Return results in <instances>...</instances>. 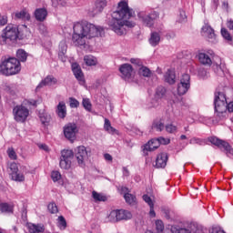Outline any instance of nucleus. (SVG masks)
Wrapping results in <instances>:
<instances>
[{
    "instance_id": "1",
    "label": "nucleus",
    "mask_w": 233,
    "mask_h": 233,
    "mask_svg": "<svg viewBox=\"0 0 233 233\" xmlns=\"http://www.w3.org/2000/svg\"><path fill=\"white\" fill-rule=\"evenodd\" d=\"M133 15L134 10L128 7V2L122 0L118 3L117 9L112 13L111 19L107 22V25L116 35H125L127 28H134L136 26V23L127 20Z\"/></svg>"
},
{
    "instance_id": "2",
    "label": "nucleus",
    "mask_w": 233,
    "mask_h": 233,
    "mask_svg": "<svg viewBox=\"0 0 233 233\" xmlns=\"http://www.w3.org/2000/svg\"><path fill=\"white\" fill-rule=\"evenodd\" d=\"M73 30L72 41L76 46L86 45V39L105 35V30L101 26H96L94 24H90L87 21L76 23Z\"/></svg>"
},
{
    "instance_id": "3",
    "label": "nucleus",
    "mask_w": 233,
    "mask_h": 233,
    "mask_svg": "<svg viewBox=\"0 0 233 233\" xmlns=\"http://www.w3.org/2000/svg\"><path fill=\"white\" fill-rule=\"evenodd\" d=\"M214 116L217 121H221L227 117L228 112H233V101H227V93L225 89H217L214 97Z\"/></svg>"
},
{
    "instance_id": "4",
    "label": "nucleus",
    "mask_w": 233,
    "mask_h": 233,
    "mask_svg": "<svg viewBox=\"0 0 233 233\" xmlns=\"http://www.w3.org/2000/svg\"><path fill=\"white\" fill-rule=\"evenodd\" d=\"M21 72V62L15 57L7 58L0 64V76H15Z\"/></svg>"
},
{
    "instance_id": "5",
    "label": "nucleus",
    "mask_w": 233,
    "mask_h": 233,
    "mask_svg": "<svg viewBox=\"0 0 233 233\" xmlns=\"http://www.w3.org/2000/svg\"><path fill=\"white\" fill-rule=\"evenodd\" d=\"M19 37V29L16 25L9 24L4 30L0 37V45H6V41H16Z\"/></svg>"
},
{
    "instance_id": "6",
    "label": "nucleus",
    "mask_w": 233,
    "mask_h": 233,
    "mask_svg": "<svg viewBox=\"0 0 233 233\" xmlns=\"http://www.w3.org/2000/svg\"><path fill=\"white\" fill-rule=\"evenodd\" d=\"M14 119L16 123H25L30 116V110L25 106V102L13 108Z\"/></svg>"
},
{
    "instance_id": "7",
    "label": "nucleus",
    "mask_w": 233,
    "mask_h": 233,
    "mask_svg": "<svg viewBox=\"0 0 233 233\" xmlns=\"http://www.w3.org/2000/svg\"><path fill=\"white\" fill-rule=\"evenodd\" d=\"M170 139L160 137L158 138L151 139L144 146L143 152L145 156H148V152H154L159 148V145H168Z\"/></svg>"
},
{
    "instance_id": "8",
    "label": "nucleus",
    "mask_w": 233,
    "mask_h": 233,
    "mask_svg": "<svg viewBox=\"0 0 233 233\" xmlns=\"http://www.w3.org/2000/svg\"><path fill=\"white\" fill-rule=\"evenodd\" d=\"M107 219L111 223H117V221H123V219H132V213L124 209L112 210L107 216Z\"/></svg>"
},
{
    "instance_id": "9",
    "label": "nucleus",
    "mask_w": 233,
    "mask_h": 233,
    "mask_svg": "<svg viewBox=\"0 0 233 233\" xmlns=\"http://www.w3.org/2000/svg\"><path fill=\"white\" fill-rule=\"evenodd\" d=\"M72 159H74V151L64 149L61 151L59 165L63 170H70L72 167Z\"/></svg>"
},
{
    "instance_id": "10",
    "label": "nucleus",
    "mask_w": 233,
    "mask_h": 233,
    "mask_svg": "<svg viewBox=\"0 0 233 233\" xmlns=\"http://www.w3.org/2000/svg\"><path fill=\"white\" fill-rule=\"evenodd\" d=\"M75 157L76 159V163L82 168L86 167V162L88 161V149L85 146H78L75 148Z\"/></svg>"
},
{
    "instance_id": "11",
    "label": "nucleus",
    "mask_w": 233,
    "mask_h": 233,
    "mask_svg": "<svg viewBox=\"0 0 233 233\" xmlns=\"http://www.w3.org/2000/svg\"><path fill=\"white\" fill-rule=\"evenodd\" d=\"M188 90H190V75L183 74L180 76V83L177 85V91L178 96H185Z\"/></svg>"
},
{
    "instance_id": "12",
    "label": "nucleus",
    "mask_w": 233,
    "mask_h": 233,
    "mask_svg": "<svg viewBox=\"0 0 233 233\" xmlns=\"http://www.w3.org/2000/svg\"><path fill=\"white\" fill-rule=\"evenodd\" d=\"M8 172L13 181H25V175L19 173V166H17V163L11 162L8 165Z\"/></svg>"
},
{
    "instance_id": "13",
    "label": "nucleus",
    "mask_w": 233,
    "mask_h": 233,
    "mask_svg": "<svg viewBox=\"0 0 233 233\" xmlns=\"http://www.w3.org/2000/svg\"><path fill=\"white\" fill-rule=\"evenodd\" d=\"M79 132L77 125L74 123H68L64 127V136L69 141H76V136Z\"/></svg>"
},
{
    "instance_id": "14",
    "label": "nucleus",
    "mask_w": 233,
    "mask_h": 233,
    "mask_svg": "<svg viewBox=\"0 0 233 233\" xmlns=\"http://www.w3.org/2000/svg\"><path fill=\"white\" fill-rule=\"evenodd\" d=\"M158 15L156 11L151 12L150 14L147 15L145 12L138 13V18L142 21L146 26H154V21L157 19Z\"/></svg>"
},
{
    "instance_id": "15",
    "label": "nucleus",
    "mask_w": 233,
    "mask_h": 233,
    "mask_svg": "<svg viewBox=\"0 0 233 233\" xmlns=\"http://www.w3.org/2000/svg\"><path fill=\"white\" fill-rule=\"evenodd\" d=\"M201 34L204 37H207V39L209 43H213V44L218 43V39L216 37V33L214 32V29L208 24H205L202 26Z\"/></svg>"
},
{
    "instance_id": "16",
    "label": "nucleus",
    "mask_w": 233,
    "mask_h": 233,
    "mask_svg": "<svg viewBox=\"0 0 233 233\" xmlns=\"http://www.w3.org/2000/svg\"><path fill=\"white\" fill-rule=\"evenodd\" d=\"M215 56L216 54L212 51V49H208L205 53H199V63H201V65H207L208 66H210V65H212V59H214Z\"/></svg>"
},
{
    "instance_id": "17",
    "label": "nucleus",
    "mask_w": 233,
    "mask_h": 233,
    "mask_svg": "<svg viewBox=\"0 0 233 233\" xmlns=\"http://www.w3.org/2000/svg\"><path fill=\"white\" fill-rule=\"evenodd\" d=\"M208 141L212 145H215V147H218L220 149L223 148L226 152H230L231 150L230 144H228V142L219 139L217 137H210Z\"/></svg>"
},
{
    "instance_id": "18",
    "label": "nucleus",
    "mask_w": 233,
    "mask_h": 233,
    "mask_svg": "<svg viewBox=\"0 0 233 233\" xmlns=\"http://www.w3.org/2000/svg\"><path fill=\"white\" fill-rule=\"evenodd\" d=\"M119 72L121 74L122 79H125V81H128V79L132 77V74L134 73V68L130 64H123L119 67Z\"/></svg>"
},
{
    "instance_id": "19",
    "label": "nucleus",
    "mask_w": 233,
    "mask_h": 233,
    "mask_svg": "<svg viewBox=\"0 0 233 233\" xmlns=\"http://www.w3.org/2000/svg\"><path fill=\"white\" fill-rule=\"evenodd\" d=\"M71 66H72V72H73L76 79H77V81H79L80 85H84L85 76L83 75V70H81V66H79V64L73 63Z\"/></svg>"
},
{
    "instance_id": "20",
    "label": "nucleus",
    "mask_w": 233,
    "mask_h": 233,
    "mask_svg": "<svg viewBox=\"0 0 233 233\" xmlns=\"http://www.w3.org/2000/svg\"><path fill=\"white\" fill-rule=\"evenodd\" d=\"M56 83H57V79L52 76H47L38 84L35 88V92H39L41 88H45V86H51V85H56Z\"/></svg>"
},
{
    "instance_id": "21",
    "label": "nucleus",
    "mask_w": 233,
    "mask_h": 233,
    "mask_svg": "<svg viewBox=\"0 0 233 233\" xmlns=\"http://www.w3.org/2000/svg\"><path fill=\"white\" fill-rule=\"evenodd\" d=\"M164 81L168 85H176V69L169 68L164 74Z\"/></svg>"
},
{
    "instance_id": "22",
    "label": "nucleus",
    "mask_w": 233,
    "mask_h": 233,
    "mask_svg": "<svg viewBox=\"0 0 233 233\" xmlns=\"http://www.w3.org/2000/svg\"><path fill=\"white\" fill-rule=\"evenodd\" d=\"M168 161V155L167 153H160L157 155L156 159L157 168H165Z\"/></svg>"
},
{
    "instance_id": "23",
    "label": "nucleus",
    "mask_w": 233,
    "mask_h": 233,
    "mask_svg": "<svg viewBox=\"0 0 233 233\" xmlns=\"http://www.w3.org/2000/svg\"><path fill=\"white\" fill-rule=\"evenodd\" d=\"M107 2L106 0H96L95 2V8L93 10L92 15H97V14H101L105 7L106 6Z\"/></svg>"
},
{
    "instance_id": "24",
    "label": "nucleus",
    "mask_w": 233,
    "mask_h": 233,
    "mask_svg": "<svg viewBox=\"0 0 233 233\" xmlns=\"http://www.w3.org/2000/svg\"><path fill=\"white\" fill-rule=\"evenodd\" d=\"M56 113L60 119H65L66 117V103H65V101H60L58 103Z\"/></svg>"
},
{
    "instance_id": "25",
    "label": "nucleus",
    "mask_w": 233,
    "mask_h": 233,
    "mask_svg": "<svg viewBox=\"0 0 233 233\" xmlns=\"http://www.w3.org/2000/svg\"><path fill=\"white\" fill-rule=\"evenodd\" d=\"M46 15H48V11L45 8H38L35 11V17L36 21H45V19H46Z\"/></svg>"
},
{
    "instance_id": "26",
    "label": "nucleus",
    "mask_w": 233,
    "mask_h": 233,
    "mask_svg": "<svg viewBox=\"0 0 233 233\" xmlns=\"http://www.w3.org/2000/svg\"><path fill=\"white\" fill-rule=\"evenodd\" d=\"M159 41H161V35H159V33H151V36L149 38V45H151V46H157V45H159Z\"/></svg>"
},
{
    "instance_id": "27",
    "label": "nucleus",
    "mask_w": 233,
    "mask_h": 233,
    "mask_svg": "<svg viewBox=\"0 0 233 233\" xmlns=\"http://www.w3.org/2000/svg\"><path fill=\"white\" fill-rule=\"evenodd\" d=\"M39 119L42 125H44V127H48V125H50L52 116L48 113L42 112V113H39Z\"/></svg>"
},
{
    "instance_id": "28",
    "label": "nucleus",
    "mask_w": 233,
    "mask_h": 233,
    "mask_svg": "<svg viewBox=\"0 0 233 233\" xmlns=\"http://www.w3.org/2000/svg\"><path fill=\"white\" fill-rule=\"evenodd\" d=\"M0 211L4 214H14V206L8 203H0Z\"/></svg>"
},
{
    "instance_id": "29",
    "label": "nucleus",
    "mask_w": 233,
    "mask_h": 233,
    "mask_svg": "<svg viewBox=\"0 0 233 233\" xmlns=\"http://www.w3.org/2000/svg\"><path fill=\"white\" fill-rule=\"evenodd\" d=\"M104 130L107 132L108 134H117V130L112 127V124L110 123V120L108 118H105L104 122Z\"/></svg>"
},
{
    "instance_id": "30",
    "label": "nucleus",
    "mask_w": 233,
    "mask_h": 233,
    "mask_svg": "<svg viewBox=\"0 0 233 233\" xmlns=\"http://www.w3.org/2000/svg\"><path fill=\"white\" fill-rule=\"evenodd\" d=\"M30 233H41L45 232V226L43 224H31L29 226Z\"/></svg>"
},
{
    "instance_id": "31",
    "label": "nucleus",
    "mask_w": 233,
    "mask_h": 233,
    "mask_svg": "<svg viewBox=\"0 0 233 233\" xmlns=\"http://www.w3.org/2000/svg\"><path fill=\"white\" fill-rule=\"evenodd\" d=\"M84 61L87 66H96L97 65V58L92 55L85 56Z\"/></svg>"
},
{
    "instance_id": "32",
    "label": "nucleus",
    "mask_w": 233,
    "mask_h": 233,
    "mask_svg": "<svg viewBox=\"0 0 233 233\" xmlns=\"http://www.w3.org/2000/svg\"><path fill=\"white\" fill-rule=\"evenodd\" d=\"M51 179H53L54 183H58V185L65 186V182L61 177V173L59 171H53L51 173Z\"/></svg>"
},
{
    "instance_id": "33",
    "label": "nucleus",
    "mask_w": 233,
    "mask_h": 233,
    "mask_svg": "<svg viewBox=\"0 0 233 233\" xmlns=\"http://www.w3.org/2000/svg\"><path fill=\"white\" fill-rule=\"evenodd\" d=\"M16 59L19 63H25L28 57V54L24 49H18L16 51Z\"/></svg>"
},
{
    "instance_id": "34",
    "label": "nucleus",
    "mask_w": 233,
    "mask_h": 233,
    "mask_svg": "<svg viewBox=\"0 0 233 233\" xmlns=\"http://www.w3.org/2000/svg\"><path fill=\"white\" fill-rule=\"evenodd\" d=\"M167 96V88L165 86H159L157 87L155 97L156 99H163Z\"/></svg>"
},
{
    "instance_id": "35",
    "label": "nucleus",
    "mask_w": 233,
    "mask_h": 233,
    "mask_svg": "<svg viewBox=\"0 0 233 233\" xmlns=\"http://www.w3.org/2000/svg\"><path fill=\"white\" fill-rule=\"evenodd\" d=\"M171 231L173 233H192V232H196V229H188L187 228H181L179 226H175L171 228Z\"/></svg>"
},
{
    "instance_id": "36",
    "label": "nucleus",
    "mask_w": 233,
    "mask_h": 233,
    "mask_svg": "<svg viewBox=\"0 0 233 233\" xmlns=\"http://www.w3.org/2000/svg\"><path fill=\"white\" fill-rule=\"evenodd\" d=\"M15 17H16V19H22L23 21H30V14L25 10L15 13Z\"/></svg>"
},
{
    "instance_id": "37",
    "label": "nucleus",
    "mask_w": 233,
    "mask_h": 233,
    "mask_svg": "<svg viewBox=\"0 0 233 233\" xmlns=\"http://www.w3.org/2000/svg\"><path fill=\"white\" fill-rule=\"evenodd\" d=\"M60 48H61V50L58 53V57H59V59H61V61L63 63H66V56H65V54H66V45H65V43H61Z\"/></svg>"
},
{
    "instance_id": "38",
    "label": "nucleus",
    "mask_w": 233,
    "mask_h": 233,
    "mask_svg": "<svg viewBox=\"0 0 233 233\" xmlns=\"http://www.w3.org/2000/svg\"><path fill=\"white\" fill-rule=\"evenodd\" d=\"M138 73L144 77H150L152 76V71L148 67L144 66L139 68Z\"/></svg>"
},
{
    "instance_id": "39",
    "label": "nucleus",
    "mask_w": 233,
    "mask_h": 233,
    "mask_svg": "<svg viewBox=\"0 0 233 233\" xmlns=\"http://www.w3.org/2000/svg\"><path fill=\"white\" fill-rule=\"evenodd\" d=\"M92 198L95 199V201H106V196L96 191L92 192Z\"/></svg>"
},
{
    "instance_id": "40",
    "label": "nucleus",
    "mask_w": 233,
    "mask_h": 233,
    "mask_svg": "<svg viewBox=\"0 0 233 233\" xmlns=\"http://www.w3.org/2000/svg\"><path fill=\"white\" fill-rule=\"evenodd\" d=\"M57 221V227L60 230H65L66 228V219H65V217L59 216Z\"/></svg>"
},
{
    "instance_id": "41",
    "label": "nucleus",
    "mask_w": 233,
    "mask_h": 233,
    "mask_svg": "<svg viewBox=\"0 0 233 233\" xmlns=\"http://www.w3.org/2000/svg\"><path fill=\"white\" fill-rule=\"evenodd\" d=\"M156 225V232L154 233H163V230H165V225L163 224L162 220H157L155 222Z\"/></svg>"
},
{
    "instance_id": "42",
    "label": "nucleus",
    "mask_w": 233,
    "mask_h": 233,
    "mask_svg": "<svg viewBox=\"0 0 233 233\" xmlns=\"http://www.w3.org/2000/svg\"><path fill=\"white\" fill-rule=\"evenodd\" d=\"M152 128H154L157 132H161L165 129V124L161 121L154 122L152 125Z\"/></svg>"
},
{
    "instance_id": "43",
    "label": "nucleus",
    "mask_w": 233,
    "mask_h": 233,
    "mask_svg": "<svg viewBox=\"0 0 233 233\" xmlns=\"http://www.w3.org/2000/svg\"><path fill=\"white\" fill-rule=\"evenodd\" d=\"M82 105L85 110H87V112H92V103L90 102V99L83 98Z\"/></svg>"
},
{
    "instance_id": "44",
    "label": "nucleus",
    "mask_w": 233,
    "mask_h": 233,
    "mask_svg": "<svg viewBox=\"0 0 233 233\" xmlns=\"http://www.w3.org/2000/svg\"><path fill=\"white\" fill-rule=\"evenodd\" d=\"M198 76L200 79H207L208 77V72L203 67H199L198 71Z\"/></svg>"
},
{
    "instance_id": "45",
    "label": "nucleus",
    "mask_w": 233,
    "mask_h": 233,
    "mask_svg": "<svg viewBox=\"0 0 233 233\" xmlns=\"http://www.w3.org/2000/svg\"><path fill=\"white\" fill-rule=\"evenodd\" d=\"M221 35L226 39V41H232V35H230V33H228L225 27L221 28Z\"/></svg>"
},
{
    "instance_id": "46",
    "label": "nucleus",
    "mask_w": 233,
    "mask_h": 233,
    "mask_svg": "<svg viewBox=\"0 0 233 233\" xmlns=\"http://www.w3.org/2000/svg\"><path fill=\"white\" fill-rule=\"evenodd\" d=\"M125 200L129 204L132 205V203H136V197H134L130 193H126L124 195Z\"/></svg>"
},
{
    "instance_id": "47",
    "label": "nucleus",
    "mask_w": 233,
    "mask_h": 233,
    "mask_svg": "<svg viewBox=\"0 0 233 233\" xmlns=\"http://www.w3.org/2000/svg\"><path fill=\"white\" fill-rule=\"evenodd\" d=\"M7 156L9 158L13 159L14 161L17 159V153H15V150H14V147H9L7 149Z\"/></svg>"
},
{
    "instance_id": "48",
    "label": "nucleus",
    "mask_w": 233,
    "mask_h": 233,
    "mask_svg": "<svg viewBox=\"0 0 233 233\" xmlns=\"http://www.w3.org/2000/svg\"><path fill=\"white\" fill-rule=\"evenodd\" d=\"M166 131L168 132V134H174L177 131V127L173 124H167L166 126Z\"/></svg>"
},
{
    "instance_id": "49",
    "label": "nucleus",
    "mask_w": 233,
    "mask_h": 233,
    "mask_svg": "<svg viewBox=\"0 0 233 233\" xmlns=\"http://www.w3.org/2000/svg\"><path fill=\"white\" fill-rule=\"evenodd\" d=\"M177 21H178V23L187 22V14L185 13V11H183V10L179 11V15L177 16Z\"/></svg>"
},
{
    "instance_id": "50",
    "label": "nucleus",
    "mask_w": 233,
    "mask_h": 233,
    "mask_svg": "<svg viewBox=\"0 0 233 233\" xmlns=\"http://www.w3.org/2000/svg\"><path fill=\"white\" fill-rule=\"evenodd\" d=\"M69 106L70 108H77L79 106V101L74 97H69Z\"/></svg>"
},
{
    "instance_id": "51",
    "label": "nucleus",
    "mask_w": 233,
    "mask_h": 233,
    "mask_svg": "<svg viewBox=\"0 0 233 233\" xmlns=\"http://www.w3.org/2000/svg\"><path fill=\"white\" fill-rule=\"evenodd\" d=\"M47 208L51 214H57L58 212L57 206L56 205V203H50L47 206Z\"/></svg>"
},
{
    "instance_id": "52",
    "label": "nucleus",
    "mask_w": 233,
    "mask_h": 233,
    "mask_svg": "<svg viewBox=\"0 0 233 233\" xmlns=\"http://www.w3.org/2000/svg\"><path fill=\"white\" fill-rule=\"evenodd\" d=\"M209 233H225V230L219 226H215L209 229Z\"/></svg>"
},
{
    "instance_id": "53",
    "label": "nucleus",
    "mask_w": 233,
    "mask_h": 233,
    "mask_svg": "<svg viewBox=\"0 0 233 233\" xmlns=\"http://www.w3.org/2000/svg\"><path fill=\"white\" fill-rule=\"evenodd\" d=\"M130 63H132V65H136L137 66H140V68L143 66V60L139 58H131Z\"/></svg>"
},
{
    "instance_id": "54",
    "label": "nucleus",
    "mask_w": 233,
    "mask_h": 233,
    "mask_svg": "<svg viewBox=\"0 0 233 233\" xmlns=\"http://www.w3.org/2000/svg\"><path fill=\"white\" fill-rule=\"evenodd\" d=\"M142 198L145 203L148 204V207L154 206V201H152V198L148 195H144Z\"/></svg>"
},
{
    "instance_id": "55",
    "label": "nucleus",
    "mask_w": 233,
    "mask_h": 233,
    "mask_svg": "<svg viewBox=\"0 0 233 233\" xmlns=\"http://www.w3.org/2000/svg\"><path fill=\"white\" fill-rule=\"evenodd\" d=\"M203 140L201 138L193 137L189 140V145H202Z\"/></svg>"
},
{
    "instance_id": "56",
    "label": "nucleus",
    "mask_w": 233,
    "mask_h": 233,
    "mask_svg": "<svg viewBox=\"0 0 233 233\" xmlns=\"http://www.w3.org/2000/svg\"><path fill=\"white\" fill-rule=\"evenodd\" d=\"M8 23V17H6L5 15L0 17V25L1 26H5V25H6Z\"/></svg>"
},
{
    "instance_id": "57",
    "label": "nucleus",
    "mask_w": 233,
    "mask_h": 233,
    "mask_svg": "<svg viewBox=\"0 0 233 233\" xmlns=\"http://www.w3.org/2000/svg\"><path fill=\"white\" fill-rule=\"evenodd\" d=\"M25 103L31 106H37V101L34 99L25 100Z\"/></svg>"
},
{
    "instance_id": "58",
    "label": "nucleus",
    "mask_w": 233,
    "mask_h": 233,
    "mask_svg": "<svg viewBox=\"0 0 233 233\" xmlns=\"http://www.w3.org/2000/svg\"><path fill=\"white\" fill-rule=\"evenodd\" d=\"M227 27L229 30L233 31V20H232V18L228 19V21H227Z\"/></svg>"
},
{
    "instance_id": "59",
    "label": "nucleus",
    "mask_w": 233,
    "mask_h": 233,
    "mask_svg": "<svg viewBox=\"0 0 233 233\" xmlns=\"http://www.w3.org/2000/svg\"><path fill=\"white\" fill-rule=\"evenodd\" d=\"M149 216L150 218H156V211L154 210V205L149 206Z\"/></svg>"
},
{
    "instance_id": "60",
    "label": "nucleus",
    "mask_w": 233,
    "mask_h": 233,
    "mask_svg": "<svg viewBox=\"0 0 233 233\" xmlns=\"http://www.w3.org/2000/svg\"><path fill=\"white\" fill-rule=\"evenodd\" d=\"M212 4L213 10H218V6H219V0H212Z\"/></svg>"
},
{
    "instance_id": "61",
    "label": "nucleus",
    "mask_w": 233,
    "mask_h": 233,
    "mask_svg": "<svg viewBox=\"0 0 233 233\" xmlns=\"http://www.w3.org/2000/svg\"><path fill=\"white\" fill-rule=\"evenodd\" d=\"M216 72H217V74L218 75V76H223V69H221V66H216Z\"/></svg>"
},
{
    "instance_id": "62",
    "label": "nucleus",
    "mask_w": 233,
    "mask_h": 233,
    "mask_svg": "<svg viewBox=\"0 0 233 233\" xmlns=\"http://www.w3.org/2000/svg\"><path fill=\"white\" fill-rule=\"evenodd\" d=\"M123 176H125L126 177H128V176H130V172L128 171V168L123 167Z\"/></svg>"
},
{
    "instance_id": "63",
    "label": "nucleus",
    "mask_w": 233,
    "mask_h": 233,
    "mask_svg": "<svg viewBox=\"0 0 233 233\" xmlns=\"http://www.w3.org/2000/svg\"><path fill=\"white\" fill-rule=\"evenodd\" d=\"M104 157H105V159H106V161H112V157L110 156V154H108V153H106L105 155H104Z\"/></svg>"
},
{
    "instance_id": "64",
    "label": "nucleus",
    "mask_w": 233,
    "mask_h": 233,
    "mask_svg": "<svg viewBox=\"0 0 233 233\" xmlns=\"http://www.w3.org/2000/svg\"><path fill=\"white\" fill-rule=\"evenodd\" d=\"M39 148H41L42 150H45L46 152H48V146H46V144H41L39 146Z\"/></svg>"
}]
</instances>
